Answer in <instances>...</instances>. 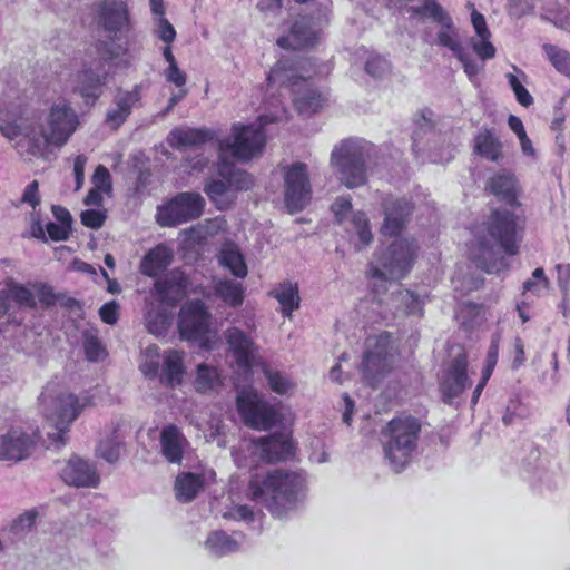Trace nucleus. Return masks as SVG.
I'll use <instances>...</instances> for the list:
<instances>
[{
  "mask_svg": "<svg viewBox=\"0 0 570 570\" xmlns=\"http://www.w3.org/2000/svg\"><path fill=\"white\" fill-rule=\"evenodd\" d=\"M78 117L67 104L53 105L48 116L47 128L35 111L12 112V121L0 124V131L9 139L17 140L20 155L40 156L48 145L63 146L75 132Z\"/></svg>",
  "mask_w": 570,
  "mask_h": 570,
  "instance_id": "obj_1",
  "label": "nucleus"
},
{
  "mask_svg": "<svg viewBox=\"0 0 570 570\" xmlns=\"http://www.w3.org/2000/svg\"><path fill=\"white\" fill-rule=\"evenodd\" d=\"M285 114L286 111L282 109L277 114L262 115L258 124H234L230 137L218 140V175L228 181L233 194L237 190H248L254 185V180L248 173L230 165L229 159L244 161L259 155L266 140L263 127L282 120Z\"/></svg>",
  "mask_w": 570,
  "mask_h": 570,
  "instance_id": "obj_2",
  "label": "nucleus"
},
{
  "mask_svg": "<svg viewBox=\"0 0 570 570\" xmlns=\"http://www.w3.org/2000/svg\"><path fill=\"white\" fill-rule=\"evenodd\" d=\"M495 248L508 255L518 253L517 217L508 209L493 210L488 220L474 230L471 258L487 273H499L508 267L503 257H498Z\"/></svg>",
  "mask_w": 570,
  "mask_h": 570,
  "instance_id": "obj_3",
  "label": "nucleus"
},
{
  "mask_svg": "<svg viewBox=\"0 0 570 570\" xmlns=\"http://www.w3.org/2000/svg\"><path fill=\"white\" fill-rule=\"evenodd\" d=\"M306 478L296 471L275 469L265 476H254L247 497L264 505L272 515L283 518L293 511L306 493Z\"/></svg>",
  "mask_w": 570,
  "mask_h": 570,
  "instance_id": "obj_4",
  "label": "nucleus"
},
{
  "mask_svg": "<svg viewBox=\"0 0 570 570\" xmlns=\"http://www.w3.org/2000/svg\"><path fill=\"white\" fill-rule=\"evenodd\" d=\"M40 404L47 422L49 445L60 448L67 442L70 425L92 401L87 394L77 396L68 392H57L53 385H48L40 395Z\"/></svg>",
  "mask_w": 570,
  "mask_h": 570,
  "instance_id": "obj_5",
  "label": "nucleus"
},
{
  "mask_svg": "<svg viewBox=\"0 0 570 570\" xmlns=\"http://www.w3.org/2000/svg\"><path fill=\"white\" fill-rule=\"evenodd\" d=\"M98 23L108 32L107 40L97 43L100 58L115 68H128L134 60L127 41H120L118 33L129 24L127 6L118 0H104L98 9Z\"/></svg>",
  "mask_w": 570,
  "mask_h": 570,
  "instance_id": "obj_6",
  "label": "nucleus"
},
{
  "mask_svg": "<svg viewBox=\"0 0 570 570\" xmlns=\"http://www.w3.org/2000/svg\"><path fill=\"white\" fill-rule=\"evenodd\" d=\"M305 61H294L292 58H282L272 68L267 76L268 88L289 87L294 96L293 101L302 115H312L323 105L324 98L308 81L311 73L304 70Z\"/></svg>",
  "mask_w": 570,
  "mask_h": 570,
  "instance_id": "obj_7",
  "label": "nucleus"
},
{
  "mask_svg": "<svg viewBox=\"0 0 570 570\" xmlns=\"http://www.w3.org/2000/svg\"><path fill=\"white\" fill-rule=\"evenodd\" d=\"M421 423L413 416H399L391 420L381 432L385 458L395 471H401L416 450Z\"/></svg>",
  "mask_w": 570,
  "mask_h": 570,
  "instance_id": "obj_8",
  "label": "nucleus"
},
{
  "mask_svg": "<svg viewBox=\"0 0 570 570\" xmlns=\"http://www.w3.org/2000/svg\"><path fill=\"white\" fill-rule=\"evenodd\" d=\"M368 146L357 139H345L331 153V165L336 169L340 181L347 188H356L366 183V160Z\"/></svg>",
  "mask_w": 570,
  "mask_h": 570,
  "instance_id": "obj_9",
  "label": "nucleus"
},
{
  "mask_svg": "<svg viewBox=\"0 0 570 570\" xmlns=\"http://www.w3.org/2000/svg\"><path fill=\"white\" fill-rule=\"evenodd\" d=\"M395 361L396 355L394 353L391 334L382 333L377 336L368 337L366 340V350L361 365L366 383L372 386L377 384L392 371Z\"/></svg>",
  "mask_w": 570,
  "mask_h": 570,
  "instance_id": "obj_10",
  "label": "nucleus"
},
{
  "mask_svg": "<svg viewBox=\"0 0 570 570\" xmlns=\"http://www.w3.org/2000/svg\"><path fill=\"white\" fill-rule=\"evenodd\" d=\"M415 252L416 245L413 240L406 238L394 240L379 257L377 265L371 267L372 277L380 282L403 278L412 267Z\"/></svg>",
  "mask_w": 570,
  "mask_h": 570,
  "instance_id": "obj_11",
  "label": "nucleus"
},
{
  "mask_svg": "<svg viewBox=\"0 0 570 570\" xmlns=\"http://www.w3.org/2000/svg\"><path fill=\"white\" fill-rule=\"evenodd\" d=\"M205 199L198 193H179L158 206L156 220L161 227H174L200 217Z\"/></svg>",
  "mask_w": 570,
  "mask_h": 570,
  "instance_id": "obj_12",
  "label": "nucleus"
},
{
  "mask_svg": "<svg viewBox=\"0 0 570 570\" xmlns=\"http://www.w3.org/2000/svg\"><path fill=\"white\" fill-rule=\"evenodd\" d=\"M327 11H320L316 17L301 16L291 26L287 35L277 39L284 49H302L316 45L321 32L327 23Z\"/></svg>",
  "mask_w": 570,
  "mask_h": 570,
  "instance_id": "obj_13",
  "label": "nucleus"
},
{
  "mask_svg": "<svg viewBox=\"0 0 570 570\" xmlns=\"http://www.w3.org/2000/svg\"><path fill=\"white\" fill-rule=\"evenodd\" d=\"M237 410L245 424L253 429L267 430L277 421L276 410L252 387L238 392Z\"/></svg>",
  "mask_w": 570,
  "mask_h": 570,
  "instance_id": "obj_14",
  "label": "nucleus"
},
{
  "mask_svg": "<svg viewBox=\"0 0 570 570\" xmlns=\"http://www.w3.org/2000/svg\"><path fill=\"white\" fill-rule=\"evenodd\" d=\"M285 204L291 212H299L311 200V183L307 166L303 163H294L284 167Z\"/></svg>",
  "mask_w": 570,
  "mask_h": 570,
  "instance_id": "obj_15",
  "label": "nucleus"
},
{
  "mask_svg": "<svg viewBox=\"0 0 570 570\" xmlns=\"http://www.w3.org/2000/svg\"><path fill=\"white\" fill-rule=\"evenodd\" d=\"M209 313L200 301L185 303L178 315L180 337L203 344L209 332Z\"/></svg>",
  "mask_w": 570,
  "mask_h": 570,
  "instance_id": "obj_16",
  "label": "nucleus"
},
{
  "mask_svg": "<svg viewBox=\"0 0 570 570\" xmlns=\"http://www.w3.org/2000/svg\"><path fill=\"white\" fill-rule=\"evenodd\" d=\"M409 12L413 16H429L435 22L441 24L436 35L439 45L449 48L455 56L463 50L459 32L453 26L451 17L436 0H424L423 4L420 7H410Z\"/></svg>",
  "mask_w": 570,
  "mask_h": 570,
  "instance_id": "obj_17",
  "label": "nucleus"
},
{
  "mask_svg": "<svg viewBox=\"0 0 570 570\" xmlns=\"http://www.w3.org/2000/svg\"><path fill=\"white\" fill-rule=\"evenodd\" d=\"M40 438L39 432L30 434L19 428L10 429L0 435V461L20 462L26 460Z\"/></svg>",
  "mask_w": 570,
  "mask_h": 570,
  "instance_id": "obj_18",
  "label": "nucleus"
},
{
  "mask_svg": "<svg viewBox=\"0 0 570 570\" xmlns=\"http://www.w3.org/2000/svg\"><path fill=\"white\" fill-rule=\"evenodd\" d=\"M142 85H135L131 89H118L114 96L112 105L106 114V124L118 129L131 115L135 108L141 105Z\"/></svg>",
  "mask_w": 570,
  "mask_h": 570,
  "instance_id": "obj_19",
  "label": "nucleus"
},
{
  "mask_svg": "<svg viewBox=\"0 0 570 570\" xmlns=\"http://www.w3.org/2000/svg\"><path fill=\"white\" fill-rule=\"evenodd\" d=\"M60 476L65 483L77 488H96L100 480L96 466L78 456L65 463Z\"/></svg>",
  "mask_w": 570,
  "mask_h": 570,
  "instance_id": "obj_20",
  "label": "nucleus"
},
{
  "mask_svg": "<svg viewBox=\"0 0 570 570\" xmlns=\"http://www.w3.org/2000/svg\"><path fill=\"white\" fill-rule=\"evenodd\" d=\"M468 362L463 354L458 355L451 363L441 382V392L445 403L451 404L471 385L466 374Z\"/></svg>",
  "mask_w": 570,
  "mask_h": 570,
  "instance_id": "obj_21",
  "label": "nucleus"
},
{
  "mask_svg": "<svg viewBox=\"0 0 570 570\" xmlns=\"http://www.w3.org/2000/svg\"><path fill=\"white\" fill-rule=\"evenodd\" d=\"M413 212V204L405 198L387 199L384 203V222L381 233L384 236H396L407 224Z\"/></svg>",
  "mask_w": 570,
  "mask_h": 570,
  "instance_id": "obj_22",
  "label": "nucleus"
},
{
  "mask_svg": "<svg viewBox=\"0 0 570 570\" xmlns=\"http://www.w3.org/2000/svg\"><path fill=\"white\" fill-rule=\"evenodd\" d=\"M188 285L189 281L185 273L173 269L155 282L154 289L161 304L175 305L187 294Z\"/></svg>",
  "mask_w": 570,
  "mask_h": 570,
  "instance_id": "obj_23",
  "label": "nucleus"
},
{
  "mask_svg": "<svg viewBox=\"0 0 570 570\" xmlns=\"http://www.w3.org/2000/svg\"><path fill=\"white\" fill-rule=\"evenodd\" d=\"M189 442L175 424L165 425L159 434V449L163 456L171 464H181Z\"/></svg>",
  "mask_w": 570,
  "mask_h": 570,
  "instance_id": "obj_24",
  "label": "nucleus"
},
{
  "mask_svg": "<svg viewBox=\"0 0 570 570\" xmlns=\"http://www.w3.org/2000/svg\"><path fill=\"white\" fill-rule=\"evenodd\" d=\"M253 444L262 460L267 462L284 461L292 455L293 444L287 432L274 433L266 438L253 441Z\"/></svg>",
  "mask_w": 570,
  "mask_h": 570,
  "instance_id": "obj_25",
  "label": "nucleus"
},
{
  "mask_svg": "<svg viewBox=\"0 0 570 570\" xmlns=\"http://www.w3.org/2000/svg\"><path fill=\"white\" fill-rule=\"evenodd\" d=\"M226 341L234 353L237 365L248 370L257 362V347L253 340L237 327L226 331Z\"/></svg>",
  "mask_w": 570,
  "mask_h": 570,
  "instance_id": "obj_26",
  "label": "nucleus"
},
{
  "mask_svg": "<svg viewBox=\"0 0 570 570\" xmlns=\"http://www.w3.org/2000/svg\"><path fill=\"white\" fill-rule=\"evenodd\" d=\"M385 304L391 309V315H413L421 317L425 298L409 289H397L386 298Z\"/></svg>",
  "mask_w": 570,
  "mask_h": 570,
  "instance_id": "obj_27",
  "label": "nucleus"
},
{
  "mask_svg": "<svg viewBox=\"0 0 570 570\" xmlns=\"http://www.w3.org/2000/svg\"><path fill=\"white\" fill-rule=\"evenodd\" d=\"M471 23L473 26L475 37L471 38L470 46L474 53L481 60H489L495 57V47L490 41L491 32L487 26L483 14L473 10L471 13Z\"/></svg>",
  "mask_w": 570,
  "mask_h": 570,
  "instance_id": "obj_28",
  "label": "nucleus"
},
{
  "mask_svg": "<svg viewBox=\"0 0 570 570\" xmlns=\"http://www.w3.org/2000/svg\"><path fill=\"white\" fill-rule=\"evenodd\" d=\"M108 78L107 72H98L92 67H86L77 75V90L87 101L95 102L101 96Z\"/></svg>",
  "mask_w": 570,
  "mask_h": 570,
  "instance_id": "obj_29",
  "label": "nucleus"
},
{
  "mask_svg": "<svg viewBox=\"0 0 570 570\" xmlns=\"http://www.w3.org/2000/svg\"><path fill=\"white\" fill-rule=\"evenodd\" d=\"M216 137L215 132L207 128H174L169 134V144L174 148L199 147Z\"/></svg>",
  "mask_w": 570,
  "mask_h": 570,
  "instance_id": "obj_30",
  "label": "nucleus"
},
{
  "mask_svg": "<svg viewBox=\"0 0 570 570\" xmlns=\"http://www.w3.org/2000/svg\"><path fill=\"white\" fill-rule=\"evenodd\" d=\"M269 295L281 305V313L284 317L292 318L293 312L299 308L301 296L298 284L292 281L279 283Z\"/></svg>",
  "mask_w": 570,
  "mask_h": 570,
  "instance_id": "obj_31",
  "label": "nucleus"
},
{
  "mask_svg": "<svg viewBox=\"0 0 570 570\" xmlns=\"http://www.w3.org/2000/svg\"><path fill=\"white\" fill-rule=\"evenodd\" d=\"M171 259V250L165 245H157L144 256L139 271L146 276L156 277L170 265Z\"/></svg>",
  "mask_w": 570,
  "mask_h": 570,
  "instance_id": "obj_32",
  "label": "nucleus"
},
{
  "mask_svg": "<svg viewBox=\"0 0 570 570\" xmlns=\"http://www.w3.org/2000/svg\"><path fill=\"white\" fill-rule=\"evenodd\" d=\"M217 258L219 265L230 271L236 277L244 278L247 275V266L236 244L230 242L224 243Z\"/></svg>",
  "mask_w": 570,
  "mask_h": 570,
  "instance_id": "obj_33",
  "label": "nucleus"
},
{
  "mask_svg": "<svg viewBox=\"0 0 570 570\" xmlns=\"http://www.w3.org/2000/svg\"><path fill=\"white\" fill-rule=\"evenodd\" d=\"M203 487L204 479L200 474L183 472L176 478V498L180 502H190L196 498Z\"/></svg>",
  "mask_w": 570,
  "mask_h": 570,
  "instance_id": "obj_34",
  "label": "nucleus"
},
{
  "mask_svg": "<svg viewBox=\"0 0 570 570\" xmlns=\"http://www.w3.org/2000/svg\"><path fill=\"white\" fill-rule=\"evenodd\" d=\"M184 372L183 353L178 351H168L164 356L160 382L173 387L179 385Z\"/></svg>",
  "mask_w": 570,
  "mask_h": 570,
  "instance_id": "obj_35",
  "label": "nucleus"
},
{
  "mask_svg": "<svg viewBox=\"0 0 570 570\" xmlns=\"http://www.w3.org/2000/svg\"><path fill=\"white\" fill-rule=\"evenodd\" d=\"M146 327L149 333L156 336L164 335L170 326L171 317L166 308L147 303L145 314Z\"/></svg>",
  "mask_w": 570,
  "mask_h": 570,
  "instance_id": "obj_36",
  "label": "nucleus"
},
{
  "mask_svg": "<svg viewBox=\"0 0 570 570\" xmlns=\"http://www.w3.org/2000/svg\"><path fill=\"white\" fill-rule=\"evenodd\" d=\"M214 292L232 307H237L243 304L244 287L238 282L232 279H216L214 281Z\"/></svg>",
  "mask_w": 570,
  "mask_h": 570,
  "instance_id": "obj_37",
  "label": "nucleus"
},
{
  "mask_svg": "<svg viewBox=\"0 0 570 570\" xmlns=\"http://www.w3.org/2000/svg\"><path fill=\"white\" fill-rule=\"evenodd\" d=\"M488 188L502 200L512 203L515 199V180L510 174H497L489 180Z\"/></svg>",
  "mask_w": 570,
  "mask_h": 570,
  "instance_id": "obj_38",
  "label": "nucleus"
},
{
  "mask_svg": "<svg viewBox=\"0 0 570 570\" xmlns=\"http://www.w3.org/2000/svg\"><path fill=\"white\" fill-rule=\"evenodd\" d=\"M205 193L218 209L224 210L234 200V195L227 180L213 179L205 186Z\"/></svg>",
  "mask_w": 570,
  "mask_h": 570,
  "instance_id": "obj_39",
  "label": "nucleus"
},
{
  "mask_svg": "<svg viewBox=\"0 0 570 570\" xmlns=\"http://www.w3.org/2000/svg\"><path fill=\"white\" fill-rule=\"evenodd\" d=\"M208 551L217 557L237 551L238 542L224 531H215L210 533L205 542Z\"/></svg>",
  "mask_w": 570,
  "mask_h": 570,
  "instance_id": "obj_40",
  "label": "nucleus"
},
{
  "mask_svg": "<svg viewBox=\"0 0 570 570\" xmlns=\"http://www.w3.org/2000/svg\"><path fill=\"white\" fill-rule=\"evenodd\" d=\"M21 322L20 307L11 297L9 292H0V330L2 331L6 325L19 324Z\"/></svg>",
  "mask_w": 570,
  "mask_h": 570,
  "instance_id": "obj_41",
  "label": "nucleus"
},
{
  "mask_svg": "<svg viewBox=\"0 0 570 570\" xmlns=\"http://www.w3.org/2000/svg\"><path fill=\"white\" fill-rule=\"evenodd\" d=\"M501 142L489 131L481 132L475 138V150L489 160L497 161L501 157Z\"/></svg>",
  "mask_w": 570,
  "mask_h": 570,
  "instance_id": "obj_42",
  "label": "nucleus"
},
{
  "mask_svg": "<svg viewBox=\"0 0 570 570\" xmlns=\"http://www.w3.org/2000/svg\"><path fill=\"white\" fill-rule=\"evenodd\" d=\"M513 69L515 71L514 73L509 72L505 75L508 83L513 90L518 102L523 107H529L533 104V97L523 86L527 76L521 69L517 68L515 66L513 67Z\"/></svg>",
  "mask_w": 570,
  "mask_h": 570,
  "instance_id": "obj_43",
  "label": "nucleus"
},
{
  "mask_svg": "<svg viewBox=\"0 0 570 570\" xmlns=\"http://www.w3.org/2000/svg\"><path fill=\"white\" fill-rule=\"evenodd\" d=\"M226 226V220L223 217H215L213 219L206 220L204 224L190 227L185 230V234H188L190 238L197 242H202L207 236H214L220 230H223Z\"/></svg>",
  "mask_w": 570,
  "mask_h": 570,
  "instance_id": "obj_44",
  "label": "nucleus"
},
{
  "mask_svg": "<svg viewBox=\"0 0 570 570\" xmlns=\"http://www.w3.org/2000/svg\"><path fill=\"white\" fill-rule=\"evenodd\" d=\"M543 51L552 66L562 75L570 78V52L554 45H543Z\"/></svg>",
  "mask_w": 570,
  "mask_h": 570,
  "instance_id": "obj_45",
  "label": "nucleus"
},
{
  "mask_svg": "<svg viewBox=\"0 0 570 570\" xmlns=\"http://www.w3.org/2000/svg\"><path fill=\"white\" fill-rule=\"evenodd\" d=\"M121 448L122 438L117 430H114L111 436L100 441L97 448V453L108 463H115L120 456Z\"/></svg>",
  "mask_w": 570,
  "mask_h": 570,
  "instance_id": "obj_46",
  "label": "nucleus"
},
{
  "mask_svg": "<svg viewBox=\"0 0 570 570\" xmlns=\"http://www.w3.org/2000/svg\"><path fill=\"white\" fill-rule=\"evenodd\" d=\"M219 374L215 367L200 364L197 367V377L195 381L196 390L207 392L214 390L219 384Z\"/></svg>",
  "mask_w": 570,
  "mask_h": 570,
  "instance_id": "obj_47",
  "label": "nucleus"
},
{
  "mask_svg": "<svg viewBox=\"0 0 570 570\" xmlns=\"http://www.w3.org/2000/svg\"><path fill=\"white\" fill-rule=\"evenodd\" d=\"M7 291L11 295V297L16 301L18 306L21 307H29L35 308L37 303L35 298V293L32 285L30 287L18 284V283H10L7 287Z\"/></svg>",
  "mask_w": 570,
  "mask_h": 570,
  "instance_id": "obj_48",
  "label": "nucleus"
},
{
  "mask_svg": "<svg viewBox=\"0 0 570 570\" xmlns=\"http://www.w3.org/2000/svg\"><path fill=\"white\" fill-rule=\"evenodd\" d=\"M159 347L149 345L142 352L139 370L147 377H156L159 371Z\"/></svg>",
  "mask_w": 570,
  "mask_h": 570,
  "instance_id": "obj_49",
  "label": "nucleus"
},
{
  "mask_svg": "<svg viewBox=\"0 0 570 570\" xmlns=\"http://www.w3.org/2000/svg\"><path fill=\"white\" fill-rule=\"evenodd\" d=\"M264 374L271 390L277 394L285 395L294 389L293 381L282 372L264 368Z\"/></svg>",
  "mask_w": 570,
  "mask_h": 570,
  "instance_id": "obj_50",
  "label": "nucleus"
},
{
  "mask_svg": "<svg viewBox=\"0 0 570 570\" xmlns=\"http://www.w3.org/2000/svg\"><path fill=\"white\" fill-rule=\"evenodd\" d=\"M83 348L89 361H99L105 357L106 352L96 334L86 332L83 336Z\"/></svg>",
  "mask_w": 570,
  "mask_h": 570,
  "instance_id": "obj_51",
  "label": "nucleus"
},
{
  "mask_svg": "<svg viewBox=\"0 0 570 570\" xmlns=\"http://www.w3.org/2000/svg\"><path fill=\"white\" fill-rule=\"evenodd\" d=\"M549 286V281L544 275V271L541 267H538L532 273V278L528 279L523 284L524 293L530 292L535 296H540L543 289H547Z\"/></svg>",
  "mask_w": 570,
  "mask_h": 570,
  "instance_id": "obj_52",
  "label": "nucleus"
},
{
  "mask_svg": "<svg viewBox=\"0 0 570 570\" xmlns=\"http://www.w3.org/2000/svg\"><path fill=\"white\" fill-rule=\"evenodd\" d=\"M365 71L374 78H383L390 71L389 61L379 55L371 56L365 63Z\"/></svg>",
  "mask_w": 570,
  "mask_h": 570,
  "instance_id": "obj_53",
  "label": "nucleus"
},
{
  "mask_svg": "<svg viewBox=\"0 0 570 570\" xmlns=\"http://www.w3.org/2000/svg\"><path fill=\"white\" fill-rule=\"evenodd\" d=\"M352 223L357 232L361 243L363 245H368L372 242L373 236L370 230L368 219L366 218L365 214L362 212L353 214Z\"/></svg>",
  "mask_w": 570,
  "mask_h": 570,
  "instance_id": "obj_54",
  "label": "nucleus"
},
{
  "mask_svg": "<svg viewBox=\"0 0 570 570\" xmlns=\"http://www.w3.org/2000/svg\"><path fill=\"white\" fill-rule=\"evenodd\" d=\"M455 57L462 63L464 72L470 80L476 77L481 71L482 66H480L464 49L461 50Z\"/></svg>",
  "mask_w": 570,
  "mask_h": 570,
  "instance_id": "obj_55",
  "label": "nucleus"
},
{
  "mask_svg": "<svg viewBox=\"0 0 570 570\" xmlns=\"http://www.w3.org/2000/svg\"><path fill=\"white\" fill-rule=\"evenodd\" d=\"M156 32L158 38L167 45H170L176 38V30L165 16L158 17Z\"/></svg>",
  "mask_w": 570,
  "mask_h": 570,
  "instance_id": "obj_56",
  "label": "nucleus"
},
{
  "mask_svg": "<svg viewBox=\"0 0 570 570\" xmlns=\"http://www.w3.org/2000/svg\"><path fill=\"white\" fill-rule=\"evenodd\" d=\"M35 297L37 296L41 304L46 306L53 305L57 301V296L53 293L51 286L43 283H35L32 284Z\"/></svg>",
  "mask_w": 570,
  "mask_h": 570,
  "instance_id": "obj_57",
  "label": "nucleus"
},
{
  "mask_svg": "<svg viewBox=\"0 0 570 570\" xmlns=\"http://www.w3.org/2000/svg\"><path fill=\"white\" fill-rule=\"evenodd\" d=\"M92 184L95 186L94 188L104 190L105 193L110 191V189H111L110 174L105 166L99 165L96 168L94 176H92Z\"/></svg>",
  "mask_w": 570,
  "mask_h": 570,
  "instance_id": "obj_58",
  "label": "nucleus"
},
{
  "mask_svg": "<svg viewBox=\"0 0 570 570\" xmlns=\"http://www.w3.org/2000/svg\"><path fill=\"white\" fill-rule=\"evenodd\" d=\"M106 219L104 212L99 209H87L81 214V223L90 228H99Z\"/></svg>",
  "mask_w": 570,
  "mask_h": 570,
  "instance_id": "obj_59",
  "label": "nucleus"
},
{
  "mask_svg": "<svg viewBox=\"0 0 570 570\" xmlns=\"http://www.w3.org/2000/svg\"><path fill=\"white\" fill-rule=\"evenodd\" d=\"M254 511L247 504H239L233 507L228 512L224 514L225 518L234 519L236 521L250 522L254 520Z\"/></svg>",
  "mask_w": 570,
  "mask_h": 570,
  "instance_id": "obj_60",
  "label": "nucleus"
},
{
  "mask_svg": "<svg viewBox=\"0 0 570 570\" xmlns=\"http://www.w3.org/2000/svg\"><path fill=\"white\" fill-rule=\"evenodd\" d=\"M164 75L168 82L175 85L177 88H185L187 75L179 69L177 63L168 66Z\"/></svg>",
  "mask_w": 570,
  "mask_h": 570,
  "instance_id": "obj_61",
  "label": "nucleus"
},
{
  "mask_svg": "<svg viewBox=\"0 0 570 570\" xmlns=\"http://www.w3.org/2000/svg\"><path fill=\"white\" fill-rule=\"evenodd\" d=\"M558 273V285L563 294V302L568 295L570 289V264H559L557 265Z\"/></svg>",
  "mask_w": 570,
  "mask_h": 570,
  "instance_id": "obj_62",
  "label": "nucleus"
},
{
  "mask_svg": "<svg viewBox=\"0 0 570 570\" xmlns=\"http://www.w3.org/2000/svg\"><path fill=\"white\" fill-rule=\"evenodd\" d=\"M332 210L336 219L341 223L345 219L347 214L352 210L351 197H338L332 205Z\"/></svg>",
  "mask_w": 570,
  "mask_h": 570,
  "instance_id": "obj_63",
  "label": "nucleus"
},
{
  "mask_svg": "<svg viewBox=\"0 0 570 570\" xmlns=\"http://www.w3.org/2000/svg\"><path fill=\"white\" fill-rule=\"evenodd\" d=\"M118 309L119 305L115 301H111L100 307L99 315L106 324L114 325L118 321Z\"/></svg>",
  "mask_w": 570,
  "mask_h": 570,
  "instance_id": "obj_64",
  "label": "nucleus"
}]
</instances>
